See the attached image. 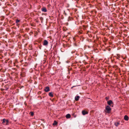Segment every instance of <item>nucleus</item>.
Here are the masks:
<instances>
[{"mask_svg":"<svg viewBox=\"0 0 129 129\" xmlns=\"http://www.w3.org/2000/svg\"><path fill=\"white\" fill-rule=\"evenodd\" d=\"M111 111V109L109 105L107 106L105 108V112L108 113H110Z\"/></svg>","mask_w":129,"mask_h":129,"instance_id":"1","label":"nucleus"},{"mask_svg":"<svg viewBox=\"0 0 129 129\" xmlns=\"http://www.w3.org/2000/svg\"><path fill=\"white\" fill-rule=\"evenodd\" d=\"M3 123H5V124H4L5 125H7L9 124L8 123L9 121L8 120H6L5 119H4L3 120Z\"/></svg>","mask_w":129,"mask_h":129,"instance_id":"2","label":"nucleus"},{"mask_svg":"<svg viewBox=\"0 0 129 129\" xmlns=\"http://www.w3.org/2000/svg\"><path fill=\"white\" fill-rule=\"evenodd\" d=\"M49 90V88L48 86L46 87L44 89V91L46 92H48Z\"/></svg>","mask_w":129,"mask_h":129,"instance_id":"3","label":"nucleus"},{"mask_svg":"<svg viewBox=\"0 0 129 129\" xmlns=\"http://www.w3.org/2000/svg\"><path fill=\"white\" fill-rule=\"evenodd\" d=\"M48 42L46 40H45L43 43V45L44 46H46L48 45Z\"/></svg>","mask_w":129,"mask_h":129,"instance_id":"4","label":"nucleus"},{"mask_svg":"<svg viewBox=\"0 0 129 129\" xmlns=\"http://www.w3.org/2000/svg\"><path fill=\"white\" fill-rule=\"evenodd\" d=\"M82 114L83 115H85L88 113V112L85 110H83L82 112Z\"/></svg>","mask_w":129,"mask_h":129,"instance_id":"5","label":"nucleus"},{"mask_svg":"<svg viewBox=\"0 0 129 129\" xmlns=\"http://www.w3.org/2000/svg\"><path fill=\"white\" fill-rule=\"evenodd\" d=\"M128 117L127 115H125L124 117V119L128 121Z\"/></svg>","mask_w":129,"mask_h":129,"instance_id":"6","label":"nucleus"},{"mask_svg":"<svg viewBox=\"0 0 129 129\" xmlns=\"http://www.w3.org/2000/svg\"><path fill=\"white\" fill-rule=\"evenodd\" d=\"M42 11L44 12H46L47 11L46 9L45 8H43L42 9Z\"/></svg>","mask_w":129,"mask_h":129,"instance_id":"7","label":"nucleus"},{"mask_svg":"<svg viewBox=\"0 0 129 129\" xmlns=\"http://www.w3.org/2000/svg\"><path fill=\"white\" fill-rule=\"evenodd\" d=\"M107 104L109 105H110L111 104H112L113 103V102H112V101L110 100L109 101H108L107 102Z\"/></svg>","mask_w":129,"mask_h":129,"instance_id":"8","label":"nucleus"},{"mask_svg":"<svg viewBox=\"0 0 129 129\" xmlns=\"http://www.w3.org/2000/svg\"><path fill=\"white\" fill-rule=\"evenodd\" d=\"M80 98V96H76L75 97V100L76 101H78Z\"/></svg>","mask_w":129,"mask_h":129,"instance_id":"9","label":"nucleus"},{"mask_svg":"<svg viewBox=\"0 0 129 129\" xmlns=\"http://www.w3.org/2000/svg\"><path fill=\"white\" fill-rule=\"evenodd\" d=\"M66 117L67 118H69L71 117V115L70 114H68L66 115Z\"/></svg>","mask_w":129,"mask_h":129,"instance_id":"10","label":"nucleus"},{"mask_svg":"<svg viewBox=\"0 0 129 129\" xmlns=\"http://www.w3.org/2000/svg\"><path fill=\"white\" fill-rule=\"evenodd\" d=\"M119 124L120 123L118 122H114V125L116 126H118Z\"/></svg>","mask_w":129,"mask_h":129,"instance_id":"11","label":"nucleus"},{"mask_svg":"<svg viewBox=\"0 0 129 129\" xmlns=\"http://www.w3.org/2000/svg\"><path fill=\"white\" fill-rule=\"evenodd\" d=\"M49 95L51 97H53V95L52 94V92H49Z\"/></svg>","mask_w":129,"mask_h":129,"instance_id":"12","label":"nucleus"},{"mask_svg":"<svg viewBox=\"0 0 129 129\" xmlns=\"http://www.w3.org/2000/svg\"><path fill=\"white\" fill-rule=\"evenodd\" d=\"M57 122L56 121H54L53 124V125H55L57 124Z\"/></svg>","mask_w":129,"mask_h":129,"instance_id":"13","label":"nucleus"},{"mask_svg":"<svg viewBox=\"0 0 129 129\" xmlns=\"http://www.w3.org/2000/svg\"><path fill=\"white\" fill-rule=\"evenodd\" d=\"M20 21V20L18 19H17L16 20V23H17L19 22Z\"/></svg>","mask_w":129,"mask_h":129,"instance_id":"14","label":"nucleus"},{"mask_svg":"<svg viewBox=\"0 0 129 129\" xmlns=\"http://www.w3.org/2000/svg\"><path fill=\"white\" fill-rule=\"evenodd\" d=\"M117 59H119V58H120V57L119 56V55H117Z\"/></svg>","mask_w":129,"mask_h":129,"instance_id":"15","label":"nucleus"},{"mask_svg":"<svg viewBox=\"0 0 129 129\" xmlns=\"http://www.w3.org/2000/svg\"><path fill=\"white\" fill-rule=\"evenodd\" d=\"M34 114L33 112H31V116H33L34 115Z\"/></svg>","mask_w":129,"mask_h":129,"instance_id":"16","label":"nucleus"},{"mask_svg":"<svg viewBox=\"0 0 129 129\" xmlns=\"http://www.w3.org/2000/svg\"><path fill=\"white\" fill-rule=\"evenodd\" d=\"M108 99H109V98H108V97H106L105 98V99L106 100H108Z\"/></svg>","mask_w":129,"mask_h":129,"instance_id":"17","label":"nucleus"},{"mask_svg":"<svg viewBox=\"0 0 129 129\" xmlns=\"http://www.w3.org/2000/svg\"><path fill=\"white\" fill-rule=\"evenodd\" d=\"M1 90L2 91H3V90H4V89H1Z\"/></svg>","mask_w":129,"mask_h":129,"instance_id":"18","label":"nucleus"}]
</instances>
